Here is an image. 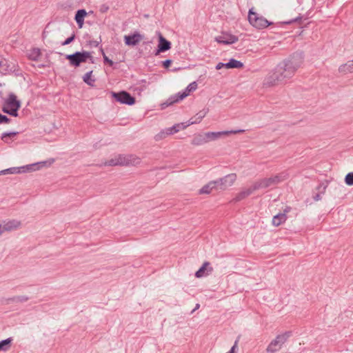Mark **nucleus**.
Returning <instances> with one entry per match:
<instances>
[{"label": "nucleus", "mask_w": 353, "mask_h": 353, "mask_svg": "<svg viewBox=\"0 0 353 353\" xmlns=\"http://www.w3.org/2000/svg\"><path fill=\"white\" fill-rule=\"evenodd\" d=\"M303 61V57L296 55L281 62L266 75L264 85L268 87L277 85L285 79L291 78L301 67Z\"/></svg>", "instance_id": "1"}, {"label": "nucleus", "mask_w": 353, "mask_h": 353, "mask_svg": "<svg viewBox=\"0 0 353 353\" xmlns=\"http://www.w3.org/2000/svg\"><path fill=\"white\" fill-rule=\"evenodd\" d=\"M282 181H283V179L279 175L259 179L255 181L250 186L238 193L236 196V200L241 201L244 199L257 190L278 184Z\"/></svg>", "instance_id": "2"}, {"label": "nucleus", "mask_w": 353, "mask_h": 353, "mask_svg": "<svg viewBox=\"0 0 353 353\" xmlns=\"http://www.w3.org/2000/svg\"><path fill=\"white\" fill-rule=\"evenodd\" d=\"M198 88V84L196 81H193L188 85V86L185 88V89L182 91L179 92L174 95H172L170 97H169L167 101L161 103L160 106L161 107V109H164L165 108L171 105L174 103H179L181 101H183L184 99L188 97L191 94V93L196 91Z\"/></svg>", "instance_id": "3"}, {"label": "nucleus", "mask_w": 353, "mask_h": 353, "mask_svg": "<svg viewBox=\"0 0 353 353\" xmlns=\"http://www.w3.org/2000/svg\"><path fill=\"white\" fill-rule=\"evenodd\" d=\"M248 20L251 26L256 30H263L272 24L265 17L257 12L254 8L248 11Z\"/></svg>", "instance_id": "4"}, {"label": "nucleus", "mask_w": 353, "mask_h": 353, "mask_svg": "<svg viewBox=\"0 0 353 353\" xmlns=\"http://www.w3.org/2000/svg\"><path fill=\"white\" fill-rule=\"evenodd\" d=\"M140 159L133 154H118L105 162V165H137L140 163Z\"/></svg>", "instance_id": "5"}, {"label": "nucleus", "mask_w": 353, "mask_h": 353, "mask_svg": "<svg viewBox=\"0 0 353 353\" xmlns=\"http://www.w3.org/2000/svg\"><path fill=\"white\" fill-rule=\"evenodd\" d=\"M208 113V110H201L199 113H197L195 116L192 117L188 122L186 123H177L173 125L171 128L167 129L168 134H175L180 130H185L187 127L195 124L199 123L202 119L205 117Z\"/></svg>", "instance_id": "6"}, {"label": "nucleus", "mask_w": 353, "mask_h": 353, "mask_svg": "<svg viewBox=\"0 0 353 353\" xmlns=\"http://www.w3.org/2000/svg\"><path fill=\"white\" fill-rule=\"evenodd\" d=\"M21 107V102L17 100V96L10 94L5 100L3 105V111L13 117L18 116V110Z\"/></svg>", "instance_id": "7"}, {"label": "nucleus", "mask_w": 353, "mask_h": 353, "mask_svg": "<svg viewBox=\"0 0 353 353\" xmlns=\"http://www.w3.org/2000/svg\"><path fill=\"white\" fill-rule=\"evenodd\" d=\"M65 59L69 61L70 65L79 67L81 63L86 62L88 59H92L90 52L87 51L77 52L73 54H68Z\"/></svg>", "instance_id": "8"}, {"label": "nucleus", "mask_w": 353, "mask_h": 353, "mask_svg": "<svg viewBox=\"0 0 353 353\" xmlns=\"http://www.w3.org/2000/svg\"><path fill=\"white\" fill-rule=\"evenodd\" d=\"M288 336V334L286 333L276 336L267 346L266 352L268 353H275L279 351L287 341Z\"/></svg>", "instance_id": "9"}, {"label": "nucleus", "mask_w": 353, "mask_h": 353, "mask_svg": "<svg viewBox=\"0 0 353 353\" xmlns=\"http://www.w3.org/2000/svg\"><path fill=\"white\" fill-rule=\"evenodd\" d=\"M244 130H227L221 132H204V137L206 143L220 139L222 137L230 136L231 134H236L244 132Z\"/></svg>", "instance_id": "10"}, {"label": "nucleus", "mask_w": 353, "mask_h": 353, "mask_svg": "<svg viewBox=\"0 0 353 353\" xmlns=\"http://www.w3.org/2000/svg\"><path fill=\"white\" fill-rule=\"evenodd\" d=\"M237 179V175L235 173H230L225 176L216 181L217 183L218 189L224 190L231 187L234 184Z\"/></svg>", "instance_id": "11"}, {"label": "nucleus", "mask_w": 353, "mask_h": 353, "mask_svg": "<svg viewBox=\"0 0 353 353\" xmlns=\"http://www.w3.org/2000/svg\"><path fill=\"white\" fill-rule=\"evenodd\" d=\"M214 41L219 44L231 45L239 41L237 36L228 32H222L214 37Z\"/></svg>", "instance_id": "12"}, {"label": "nucleus", "mask_w": 353, "mask_h": 353, "mask_svg": "<svg viewBox=\"0 0 353 353\" xmlns=\"http://www.w3.org/2000/svg\"><path fill=\"white\" fill-rule=\"evenodd\" d=\"M112 95L116 100L122 103L132 105L135 102L134 98L132 97L129 93L125 91L119 93L113 92Z\"/></svg>", "instance_id": "13"}, {"label": "nucleus", "mask_w": 353, "mask_h": 353, "mask_svg": "<svg viewBox=\"0 0 353 353\" xmlns=\"http://www.w3.org/2000/svg\"><path fill=\"white\" fill-rule=\"evenodd\" d=\"M290 212V208L286 207L283 212L279 213L273 216L272 223L274 226H279L287 220V213Z\"/></svg>", "instance_id": "14"}, {"label": "nucleus", "mask_w": 353, "mask_h": 353, "mask_svg": "<svg viewBox=\"0 0 353 353\" xmlns=\"http://www.w3.org/2000/svg\"><path fill=\"white\" fill-rule=\"evenodd\" d=\"M4 232L16 230L21 226V222L17 220H10L1 225Z\"/></svg>", "instance_id": "15"}, {"label": "nucleus", "mask_w": 353, "mask_h": 353, "mask_svg": "<svg viewBox=\"0 0 353 353\" xmlns=\"http://www.w3.org/2000/svg\"><path fill=\"white\" fill-rule=\"evenodd\" d=\"M214 190H219L216 181H210L208 184L203 186L199 190V194H210Z\"/></svg>", "instance_id": "16"}, {"label": "nucleus", "mask_w": 353, "mask_h": 353, "mask_svg": "<svg viewBox=\"0 0 353 353\" xmlns=\"http://www.w3.org/2000/svg\"><path fill=\"white\" fill-rule=\"evenodd\" d=\"M171 43L167 41L161 34L159 37L158 52H161L170 50Z\"/></svg>", "instance_id": "17"}, {"label": "nucleus", "mask_w": 353, "mask_h": 353, "mask_svg": "<svg viewBox=\"0 0 353 353\" xmlns=\"http://www.w3.org/2000/svg\"><path fill=\"white\" fill-rule=\"evenodd\" d=\"M125 43L128 46H135L141 40V37L139 34H134L133 35H125L124 37Z\"/></svg>", "instance_id": "18"}, {"label": "nucleus", "mask_w": 353, "mask_h": 353, "mask_svg": "<svg viewBox=\"0 0 353 353\" xmlns=\"http://www.w3.org/2000/svg\"><path fill=\"white\" fill-rule=\"evenodd\" d=\"M0 68L3 73H8L15 70L14 67L11 66L8 61L3 57L0 58Z\"/></svg>", "instance_id": "19"}, {"label": "nucleus", "mask_w": 353, "mask_h": 353, "mask_svg": "<svg viewBox=\"0 0 353 353\" xmlns=\"http://www.w3.org/2000/svg\"><path fill=\"white\" fill-rule=\"evenodd\" d=\"M87 15L85 10H79L75 14V21L79 28H81L83 25L84 18Z\"/></svg>", "instance_id": "20"}, {"label": "nucleus", "mask_w": 353, "mask_h": 353, "mask_svg": "<svg viewBox=\"0 0 353 353\" xmlns=\"http://www.w3.org/2000/svg\"><path fill=\"white\" fill-rule=\"evenodd\" d=\"M213 270L212 268L210 266L209 262H204L201 268L196 272L195 276L197 278H201L205 275V272L208 271L211 272Z\"/></svg>", "instance_id": "21"}, {"label": "nucleus", "mask_w": 353, "mask_h": 353, "mask_svg": "<svg viewBox=\"0 0 353 353\" xmlns=\"http://www.w3.org/2000/svg\"><path fill=\"white\" fill-rule=\"evenodd\" d=\"M339 70L340 72L345 74L353 72V59L352 61L347 62L345 64L341 65L339 67Z\"/></svg>", "instance_id": "22"}, {"label": "nucleus", "mask_w": 353, "mask_h": 353, "mask_svg": "<svg viewBox=\"0 0 353 353\" xmlns=\"http://www.w3.org/2000/svg\"><path fill=\"white\" fill-rule=\"evenodd\" d=\"M225 68L227 69L231 68H243V63L239 61L231 59L228 63H225Z\"/></svg>", "instance_id": "23"}, {"label": "nucleus", "mask_w": 353, "mask_h": 353, "mask_svg": "<svg viewBox=\"0 0 353 353\" xmlns=\"http://www.w3.org/2000/svg\"><path fill=\"white\" fill-rule=\"evenodd\" d=\"M41 55V50L39 48H33L30 51L28 57L32 61H38Z\"/></svg>", "instance_id": "24"}, {"label": "nucleus", "mask_w": 353, "mask_h": 353, "mask_svg": "<svg viewBox=\"0 0 353 353\" xmlns=\"http://www.w3.org/2000/svg\"><path fill=\"white\" fill-rule=\"evenodd\" d=\"M83 80L88 85L93 86L95 82V79L92 76V71L85 73L83 77Z\"/></svg>", "instance_id": "25"}, {"label": "nucleus", "mask_w": 353, "mask_h": 353, "mask_svg": "<svg viewBox=\"0 0 353 353\" xmlns=\"http://www.w3.org/2000/svg\"><path fill=\"white\" fill-rule=\"evenodd\" d=\"M17 134L18 132L3 133L1 136V140L6 143H10Z\"/></svg>", "instance_id": "26"}, {"label": "nucleus", "mask_w": 353, "mask_h": 353, "mask_svg": "<svg viewBox=\"0 0 353 353\" xmlns=\"http://www.w3.org/2000/svg\"><path fill=\"white\" fill-rule=\"evenodd\" d=\"M205 138L204 137V133L203 134H198L195 135L192 140V144L194 145H201L205 143Z\"/></svg>", "instance_id": "27"}, {"label": "nucleus", "mask_w": 353, "mask_h": 353, "mask_svg": "<svg viewBox=\"0 0 353 353\" xmlns=\"http://www.w3.org/2000/svg\"><path fill=\"white\" fill-rule=\"evenodd\" d=\"M11 342H12V339H10V338L0 341V352L1 351H3V352L8 351L10 347Z\"/></svg>", "instance_id": "28"}, {"label": "nucleus", "mask_w": 353, "mask_h": 353, "mask_svg": "<svg viewBox=\"0 0 353 353\" xmlns=\"http://www.w3.org/2000/svg\"><path fill=\"white\" fill-rule=\"evenodd\" d=\"M20 172V170L19 168H10L8 169H6L0 171V175L8 174H15Z\"/></svg>", "instance_id": "29"}, {"label": "nucleus", "mask_w": 353, "mask_h": 353, "mask_svg": "<svg viewBox=\"0 0 353 353\" xmlns=\"http://www.w3.org/2000/svg\"><path fill=\"white\" fill-rule=\"evenodd\" d=\"M345 182L347 185H353V172L348 173L345 176Z\"/></svg>", "instance_id": "30"}, {"label": "nucleus", "mask_w": 353, "mask_h": 353, "mask_svg": "<svg viewBox=\"0 0 353 353\" xmlns=\"http://www.w3.org/2000/svg\"><path fill=\"white\" fill-rule=\"evenodd\" d=\"M29 299V298L27 296H16L13 299V300L16 302H21V303H23V302H26Z\"/></svg>", "instance_id": "31"}, {"label": "nucleus", "mask_w": 353, "mask_h": 353, "mask_svg": "<svg viewBox=\"0 0 353 353\" xmlns=\"http://www.w3.org/2000/svg\"><path fill=\"white\" fill-rule=\"evenodd\" d=\"M10 119H8L6 116L2 115L0 114V124L1 123H10Z\"/></svg>", "instance_id": "32"}, {"label": "nucleus", "mask_w": 353, "mask_h": 353, "mask_svg": "<svg viewBox=\"0 0 353 353\" xmlns=\"http://www.w3.org/2000/svg\"><path fill=\"white\" fill-rule=\"evenodd\" d=\"M172 61L170 59H167L165 61H163L162 62V65L163 66L164 68L165 69H168L170 68V66L171 65Z\"/></svg>", "instance_id": "33"}, {"label": "nucleus", "mask_w": 353, "mask_h": 353, "mask_svg": "<svg viewBox=\"0 0 353 353\" xmlns=\"http://www.w3.org/2000/svg\"><path fill=\"white\" fill-rule=\"evenodd\" d=\"M109 10V6L107 4H102L99 8V11L101 13H105Z\"/></svg>", "instance_id": "34"}, {"label": "nucleus", "mask_w": 353, "mask_h": 353, "mask_svg": "<svg viewBox=\"0 0 353 353\" xmlns=\"http://www.w3.org/2000/svg\"><path fill=\"white\" fill-rule=\"evenodd\" d=\"M74 39V35L73 34L72 36H71L70 37L68 38L66 40H65L62 43L61 45L62 46H66V45H68L70 44L72 41H73Z\"/></svg>", "instance_id": "35"}, {"label": "nucleus", "mask_w": 353, "mask_h": 353, "mask_svg": "<svg viewBox=\"0 0 353 353\" xmlns=\"http://www.w3.org/2000/svg\"><path fill=\"white\" fill-rule=\"evenodd\" d=\"M103 59L104 62L108 63L110 66L113 65V61L109 59L108 57L105 54H103Z\"/></svg>", "instance_id": "36"}, {"label": "nucleus", "mask_w": 353, "mask_h": 353, "mask_svg": "<svg viewBox=\"0 0 353 353\" xmlns=\"http://www.w3.org/2000/svg\"><path fill=\"white\" fill-rule=\"evenodd\" d=\"M225 63H219L216 65V70H221L222 68H225Z\"/></svg>", "instance_id": "37"}, {"label": "nucleus", "mask_w": 353, "mask_h": 353, "mask_svg": "<svg viewBox=\"0 0 353 353\" xmlns=\"http://www.w3.org/2000/svg\"><path fill=\"white\" fill-rule=\"evenodd\" d=\"M3 232H4V231L3 230V228H2L1 225H0V235H1Z\"/></svg>", "instance_id": "38"}]
</instances>
